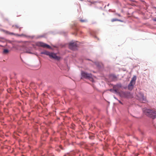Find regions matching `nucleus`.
Here are the masks:
<instances>
[{
	"label": "nucleus",
	"mask_w": 156,
	"mask_h": 156,
	"mask_svg": "<svg viewBox=\"0 0 156 156\" xmlns=\"http://www.w3.org/2000/svg\"><path fill=\"white\" fill-rule=\"evenodd\" d=\"M144 113L153 119L156 118V112L153 110L147 109L145 111Z\"/></svg>",
	"instance_id": "f257e3e1"
},
{
	"label": "nucleus",
	"mask_w": 156,
	"mask_h": 156,
	"mask_svg": "<svg viewBox=\"0 0 156 156\" xmlns=\"http://www.w3.org/2000/svg\"><path fill=\"white\" fill-rule=\"evenodd\" d=\"M121 97L127 98H132L133 97L132 95L128 92H122L120 93Z\"/></svg>",
	"instance_id": "f03ea898"
},
{
	"label": "nucleus",
	"mask_w": 156,
	"mask_h": 156,
	"mask_svg": "<svg viewBox=\"0 0 156 156\" xmlns=\"http://www.w3.org/2000/svg\"><path fill=\"white\" fill-rule=\"evenodd\" d=\"M136 80V77H133L132 78L129 84L128 85V89L129 90H132L133 89V86L135 84Z\"/></svg>",
	"instance_id": "7ed1b4c3"
},
{
	"label": "nucleus",
	"mask_w": 156,
	"mask_h": 156,
	"mask_svg": "<svg viewBox=\"0 0 156 156\" xmlns=\"http://www.w3.org/2000/svg\"><path fill=\"white\" fill-rule=\"evenodd\" d=\"M139 98L140 101L142 103H144L147 102V100L145 97H144L143 94L140 93L138 96Z\"/></svg>",
	"instance_id": "20e7f679"
},
{
	"label": "nucleus",
	"mask_w": 156,
	"mask_h": 156,
	"mask_svg": "<svg viewBox=\"0 0 156 156\" xmlns=\"http://www.w3.org/2000/svg\"><path fill=\"white\" fill-rule=\"evenodd\" d=\"M37 45L39 46L43 47L44 48H51V47L49 45L42 42H40L37 43Z\"/></svg>",
	"instance_id": "39448f33"
},
{
	"label": "nucleus",
	"mask_w": 156,
	"mask_h": 156,
	"mask_svg": "<svg viewBox=\"0 0 156 156\" xmlns=\"http://www.w3.org/2000/svg\"><path fill=\"white\" fill-rule=\"evenodd\" d=\"M81 74L82 77L84 78L90 79L92 78V75L91 74L87 73L83 71H82Z\"/></svg>",
	"instance_id": "423d86ee"
},
{
	"label": "nucleus",
	"mask_w": 156,
	"mask_h": 156,
	"mask_svg": "<svg viewBox=\"0 0 156 156\" xmlns=\"http://www.w3.org/2000/svg\"><path fill=\"white\" fill-rule=\"evenodd\" d=\"M77 46V44L75 42H71L69 44V48L72 50H75Z\"/></svg>",
	"instance_id": "0eeeda50"
},
{
	"label": "nucleus",
	"mask_w": 156,
	"mask_h": 156,
	"mask_svg": "<svg viewBox=\"0 0 156 156\" xmlns=\"http://www.w3.org/2000/svg\"><path fill=\"white\" fill-rule=\"evenodd\" d=\"M122 87V85L120 83L117 84V85L114 86L113 87V88L114 89V90L117 93L119 91V88H121Z\"/></svg>",
	"instance_id": "6e6552de"
},
{
	"label": "nucleus",
	"mask_w": 156,
	"mask_h": 156,
	"mask_svg": "<svg viewBox=\"0 0 156 156\" xmlns=\"http://www.w3.org/2000/svg\"><path fill=\"white\" fill-rule=\"evenodd\" d=\"M50 57L51 58H52L57 60H59L60 59L59 57L57 56L56 54L53 53H51Z\"/></svg>",
	"instance_id": "1a4fd4ad"
},
{
	"label": "nucleus",
	"mask_w": 156,
	"mask_h": 156,
	"mask_svg": "<svg viewBox=\"0 0 156 156\" xmlns=\"http://www.w3.org/2000/svg\"><path fill=\"white\" fill-rule=\"evenodd\" d=\"M41 54L48 55L50 57L51 53L47 51H44L42 52Z\"/></svg>",
	"instance_id": "9d476101"
},
{
	"label": "nucleus",
	"mask_w": 156,
	"mask_h": 156,
	"mask_svg": "<svg viewBox=\"0 0 156 156\" xmlns=\"http://www.w3.org/2000/svg\"><path fill=\"white\" fill-rule=\"evenodd\" d=\"M3 32L7 34H10V35H14V34L13 33L10 32L9 31H8L4 30H3Z\"/></svg>",
	"instance_id": "9b49d317"
},
{
	"label": "nucleus",
	"mask_w": 156,
	"mask_h": 156,
	"mask_svg": "<svg viewBox=\"0 0 156 156\" xmlns=\"http://www.w3.org/2000/svg\"><path fill=\"white\" fill-rule=\"evenodd\" d=\"M12 27L18 29L20 27V26L18 25H13Z\"/></svg>",
	"instance_id": "f8f14e48"
},
{
	"label": "nucleus",
	"mask_w": 156,
	"mask_h": 156,
	"mask_svg": "<svg viewBox=\"0 0 156 156\" xmlns=\"http://www.w3.org/2000/svg\"><path fill=\"white\" fill-rule=\"evenodd\" d=\"M9 52V50L7 49H5L4 50L3 52L4 54H7Z\"/></svg>",
	"instance_id": "ddd939ff"
},
{
	"label": "nucleus",
	"mask_w": 156,
	"mask_h": 156,
	"mask_svg": "<svg viewBox=\"0 0 156 156\" xmlns=\"http://www.w3.org/2000/svg\"><path fill=\"white\" fill-rule=\"evenodd\" d=\"M115 21H120V20H118L117 19H113L111 21L112 22H114Z\"/></svg>",
	"instance_id": "4468645a"
},
{
	"label": "nucleus",
	"mask_w": 156,
	"mask_h": 156,
	"mask_svg": "<svg viewBox=\"0 0 156 156\" xmlns=\"http://www.w3.org/2000/svg\"><path fill=\"white\" fill-rule=\"evenodd\" d=\"M80 21L82 23L83 22H86L87 21V20H82L81 19L80 20Z\"/></svg>",
	"instance_id": "2eb2a0df"
},
{
	"label": "nucleus",
	"mask_w": 156,
	"mask_h": 156,
	"mask_svg": "<svg viewBox=\"0 0 156 156\" xmlns=\"http://www.w3.org/2000/svg\"><path fill=\"white\" fill-rule=\"evenodd\" d=\"M153 20L154 22H156V17L153 18Z\"/></svg>",
	"instance_id": "dca6fc26"
},
{
	"label": "nucleus",
	"mask_w": 156,
	"mask_h": 156,
	"mask_svg": "<svg viewBox=\"0 0 156 156\" xmlns=\"http://www.w3.org/2000/svg\"><path fill=\"white\" fill-rule=\"evenodd\" d=\"M26 52L27 53H30V52L28 51H26Z\"/></svg>",
	"instance_id": "f3484780"
},
{
	"label": "nucleus",
	"mask_w": 156,
	"mask_h": 156,
	"mask_svg": "<svg viewBox=\"0 0 156 156\" xmlns=\"http://www.w3.org/2000/svg\"><path fill=\"white\" fill-rule=\"evenodd\" d=\"M119 102L120 104H122V103L121 101H119Z\"/></svg>",
	"instance_id": "a211bd4d"
},
{
	"label": "nucleus",
	"mask_w": 156,
	"mask_h": 156,
	"mask_svg": "<svg viewBox=\"0 0 156 156\" xmlns=\"http://www.w3.org/2000/svg\"><path fill=\"white\" fill-rule=\"evenodd\" d=\"M0 46L1 47H3V46H2V45H0Z\"/></svg>",
	"instance_id": "6ab92c4d"
},
{
	"label": "nucleus",
	"mask_w": 156,
	"mask_h": 156,
	"mask_svg": "<svg viewBox=\"0 0 156 156\" xmlns=\"http://www.w3.org/2000/svg\"><path fill=\"white\" fill-rule=\"evenodd\" d=\"M112 89H110V91H112Z\"/></svg>",
	"instance_id": "aec40b11"
},
{
	"label": "nucleus",
	"mask_w": 156,
	"mask_h": 156,
	"mask_svg": "<svg viewBox=\"0 0 156 156\" xmlns=\"http://www.w3.org/2000/svg\"><path fill=\"white\" fill-rule=\"evenodd\" d=\"M0 42H2V41H1V40H0Z\"/></svg>",
	"instance_id": "412c9836"
},
{
	"label": "nucleus",
	"mask_w": 156,
	"mask_h": 156,
	"mask_svg": "<svg viewBox=\"0 0 156 156\" xmlns=\"http://www.w3.org/2000/svg\"><path fill=\"white\" fill-rule=\"evenodd\" d=\"M155 8L156 9V7H155Z\"/></svg>",
	"instance_id": "4be33fe9"
}]
</instances>
